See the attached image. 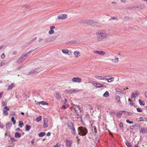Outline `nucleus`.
<instances>
[{
    "mask_svg": "<svg viewBox=\"0 0 147 147\" xmlns=\"http://www.w3.org/2000/svg\"><path fill=\"white\" fill-rule=\"evenodd\" d=\"M103 96L105 97H107L109 96V92L107 91H106L103 94Z\"/></svg>",
    "mask_w": 147,
    "mask_h": 147,
    "instance_id": "32",
    "label": "nucleus"
},
{
    "mask_svg": "<svg viewBox=\"0 0 147 147\" xmlns=\"http://www.w3.org/2000/svg\"><path fill=\"white\" fill-rule=\"evenodd\" d=\"M88 107L89 109H90V110L92 109V106L91 105H88Z\"/></svg>",
    "mask_w": 147,
    "mask_h": 147,
    "instance_id": "55",
    "label": "nucleus"
},
{
    "mask_svg": "<svg viewBox=\"0 0 147 147\" xmlns=\"http://www.w3.org/2000/svg\"><path fill=\"white\" fill-rule=\"evenodd\" d=\"M40 104H41L42 105H47L48 103L45 102L44 101H41L40 102H37L36 103V104L37 105H39Z\"/></svg>",
    "mask_w": 147,
    "mask_h": 147,
    "instance_id": "19",
    "label": "nucleus"
},
{
    "mask_svg": "<svg viewBox=\"0 0 147 147\" xmlns=\"http://www.w3.org/2000/svg\"><path fill=\"white\" fill-rule=\"evenodd\" d=\"M140 133H147V129L144 128H143V129H141V130H140Z\"/></svg>",
    "mask_w": 147,
    "mask_h": 147,
    "instance_id": "26",
    "label": "nucleus"
},
{
    "mask_svg": "<svg viewBox=\"0 0 147 147\" xmlns=\"http://www.w3.org/2000/svg\"><path fill=\"white\" fill-rule=\"evenodd\" d=\"M11 126V124L10 123H8L6 124V127L7 129H9Z\"/></svg>",
    "mask_w": 147,
    "mask_h": 147,
    "instance_id": "35",
    "label": "nucleus"
},
{
    "mask_svg": "<svg viewBox=\"0 0 147 147\" xmlns=\"http://www.w3.org/2000/svg\"><path fill=\"white\" fill-rule=\"evenodd\" d=\"M111 61L113 63H116L119 61V59L118 58H115L114 59H112Z\"/></svg>",
    "mask_w": 147,
    "mask_h": 147,
    "instance_id": "24",
    "label": "nucleus"
},
{
    "mask_svg": "<svg viewBox=\"0 0 147 147\" xmlns=\"http://www.w3.org/2000/svg\"><path fill=\"white\" fill-rule=\"evenodd\" d=\"M96 35L97 36V40L101 41L108 38V34L105 30H100L96 32Z\"/></svg>",
    "mask_w": 147,
    "mask_h": 147,
    "instance_id": "1",
    "label": "nucleus"
},
{
    "mask_svg": "<svg viewBox=\"0 0 147 147\" xmlns=\"http://www.w3.org/2000/svg\"><path fill=\"white\" fill-rule=\"evenodd\" d=\"M147 119V118L146 117H141L139 118V120L138 121H142L145 120L146 119Z\"/></svg>",
    "mask_w": 147,
    "mask_h": 147,
    "instance_id": "38",
    "label": "nucleus"
},
{
    "mask_svg": "<svg viewBox=\"0 0 147 147\" xmlns=\"http://www.w3.org/2000/svg\"><path fill=\"white\" fill-rule=\"evenodd\" d=\"M81 79L78 77L73 78L71 79L72 82L74 83H80L81 82Z\"/></svg>",
    "mask_w": 147,
    "mask_h": 147,
    "instance_id": "9",
    "label": "nucleus"
},
{
    "mask_svg": "<svg viewBox=\"0 0 147 147\" xmlns=\"http://www.w3.org/2000/svg\"><path fill=\"white\" fill-rule=\"evenodd\" d=\"M131 98L132 99H133L134 98V99L133 100V101H135V95H134V93H133L131 95Z\"/></svg>",
    "mask_w": 147,
    "mask_h": 147,
    "instance_id": "43",
    "label": "nucleus"
},
{
    "mask_svg": "<svg viewBox=\"0 0 147 147\" xmlns=\"http://www.w3.org/2000/svg\"><path fill=\"white\" fill-rule=\"evenodd\" d=\"M35 140V139H33L32 141H31V142L32 144L34 146L35 144H34V141Z\"/></svg>",
    "mask_w": 147,
    "mask_h": 147,
    "instance_id": "54",
    "label": "nucleus"
},
{
    "mask_svg": "<svg viewBox=\"0 0 147 147\" xmlns=\"http://www.w3.org/2000/svg\"><path fill=\"white\" fill-rule=\"evenodd\" d=\"M2 106H6L7 104L5 103V102H2Z\"/></svg>",
    "mask_w": 147,
    "mask_h": 147,
    "instance_id": "56",
    "label": "nucleus"
},
{
    "mask_svg": "<svg viewBox=\"0 0 147 147\" xmlns=\"http://www.w3.org/2000/svg\"><path fill=\"white\" fill-rule=\"evenodd\" d=\"M15 115V112L14 111H12L11 112L10 115L12 116H14Z\"/></svg>",
    "mask_w": 147,
    "mask_h": 147,
    "instance_id": "51",
    "label": "nucleus"
},
{
    "mask_svg": "<svg viewBox=\"0 0 147 147\" xmlns=\"http://www.w3.org/2000/svg\"><path fill=\"white\" fill-rule=\"evenodd\" d=\"M3 92H1L0 93V99H1L2 98V95H3Z\"/></svg>",
    "mask_w": 147,
    "mask_h": 147,
    "instance_id": "58",
    "label": "nucleus"
},
{
    "mask_svg": "<svg viewBox=\"0 0 147 147\" xmlns=\"http://www.w3.org/2000/svg\"><path fill=\"white\" fill-rule=\"evenodd\" d=\"M134 95H135V97L138 96H139V93L138 92V91H136L134 93Z\"/></svg>",
    "mask_w": 147,
    "mask_h": 147,
    "instance_id": "41",
    "label": "nucleus"
},
{
    "mask_svg": "<svg viewBox=\"0 0 147 147\" xmlns=\"http://www.w3.org/2000/svg\"><path fill=\"white\" fill-rule=\"evenodd\" d=\"M45 133L44 132H41L38 134V136L39 137H42L45 136Z\"/></svg>",
    "mask_w": 147,
    "mask_h": 147,
    "instance_id": "33",
    "label": "nucleus"
},
{
    "mask_svg": "<svg viewBox=\"0 0 147 147\" xmlns=\"http://www.w3.org/2000/svg\"><path fill=\"white\" fill-rule=\"evenodd\" d=\"M76 107H73V108L74 109V110L75 111V113H76L77 112H78V111H77L76 110V108H78V110L80 111H81L82 110L81 109V108L78 106H76Z\"/></svg>",
    "mask_w": 147,
    "mask_h": 147,
    "instance_id": "23",
    "label": "nucleus"
},
{
    "mask_svg": "<svg viewBox=\"0 0 147 147\" xmlns=\"http://www.w3.org/2000/svg\"><path fill=\"white\" fill-rule=\"evenodd\" d=\"M96 78L98 79L99 80H105V77H103L102 76H96Z\"/></svg>",
    "mask_w": 147,
    "mask_h": 147,
    "instance_id": "37",
    "label": "nucleus"
},
{
    "mask_svg": "<svg viewBox=\"0 0 147 147\" xmlns=\"http://www.w3.org/2000/svg\"><path fill=\"white\" fill-rule=\"evenodd\" d=\"M80 91V90L77 89H71L67 90V92L70 94H72L74 93Z\"/></svg>",
    "mask_w": 147,
    "mask_h": 147,
    "instance_id": "7",
    "label": "nucleus"
},
{
    "mask_svg": "<svg viewBox=\"0 0 147 147\" xmlns=\"http://www.w3.org/2000/svg\"><path fill=\"white\" fill-rule=\"evenodd\" d=\"M10 140L12 142H13L15 141V139L14 138H11Z\"/></svg>",
    "mask_w": 147,
    "mask_h": 147,
    "instance_id": "50",
    "label": "nucleus"
},
{
    "mask_svg": "<svg viewBox=\"0 0 147 147\" xmlns=\"http://www.w3.org/2000/svg\"><path fill=\"white\" fill-rule=\"evenodd\" d=\"M1 58L2 59H3L5 57V55L4 53H2L1 56Z\"/></svg>",
    "mask_w": 147,
    "mask_h": 147,
    "instance_id": "45",
    "label": "nucleus"
},
{
    "mask_svg": "<svg viewBox=\"0 0 147 147\" xmlns=\"http://www.w3.org/2000/svg\"><path fill=\"white\" fill-rule=\"evenodd\" d=\"M67 16L65 14H63L59 15L57 16V19L58 20H63L67 18Z\"/></svg>",
    "mask_w": 147,
    "mask_h": 147,
    "instance_id": "6",
    "label": "nucleus"
},
{
    "mask_svg": "<svg viewBox=\"0 0 147 147\" xmlns=\"http://www.w3.org/2000/svg\"><path fill=\"white\" fill-rule=\"evenodd\" d=\"M11 120L13 123V124L15 125L16 124V121L15 119L13 117H12L11 118Z\"/></svg>",
    "mask_w": 147,
    "mask_h": 147,
    "instance_id": "42",
    "label": "nucleus"
},
{
    "mask_svg": "<svg viewBox=\"0 0 147 147\" xmlns=\"http://www.w3.org/2000/svg\"><path fill=\"white\" fill-rule=\"evenodd\" d=\"M72 143V142L71 140L68 141L66 140V145L67 147H70Z\"/></svg>",
    "mask_w": 147,
    "mask_h": 147,
    "instance_id": "17",
    "label": "nucleus"
},
{
    "mask_svg": "<svg viewBox=\"0 0 147 147\" xmlns=\"http://www.w3.org/2000/svg\"><path fill=\"white\" fill-rule=\"evenodd\" d=\"M67 126L71 130V133L73 135H76V130L74 124L71 121L68 122Z\"/></svg>",
    "mask_w": 147,
    "mask_h": 147,
    "instance_id": "3",
    "label": "nucleus"
},
{
    "mask_svg": "<svg viewBox=\"0 0 147 147\" xmlns=\"http://www.w3.org/2000/svg\"><path fill=\"white\" fill-rule=\"evenodd\" d=\"M86 23L88 25L94 26L96 25L98 26L99 24L98 23L93 20H88L86 21Z\"/></svg>",
    "mask_w": 147,
    "mask_h": 147,
    "instance_id": "5",
    "label": "nucleus"
},
{
    "mask_svg": "<svg viewBox=\"0 0 147 147\" xmlns=\"http://www.w3.org/2000/svg\"><path fill=\"white\" fill-rule=\"evenodd\" d=\"M145 5L144 4H142L138 6H136L134 7V8L135 9L138 8L139 10H140L144 9L145 8Z\"/></svg>",
    "mask_w": 147,
    "mask_h": 147,
    "instance_id": "15",
    "label": "nucleus"
},
{
    "mask_svg": "<svg viewBox=\"0 0 147 147\" xmlns=\"http://www.w3.org/2000/svg\"><path fill=\"white\" fill-rule=\"evenodd\" d=\"M56 146L57 147H60V143H57L56 145Z\"/></svg>",
    "mask_w": 147,
    "mask_h": 147,
    "instance_id": "62",
    "label": "nucleus"
},
{
    "mask_svg": "<svg viewBox=\"0 0 147 147\" xmlns=\"http://www.w3.org/2000/svg\"><path fill=\"white\" fill-rule=\"evenodd\" d=\"M17 53V52L16 51H13V53L12 54V55H16V54Z\"/></svg>",
    "mask_w": 147,
    "mask_h": 147,
    "instance_id": "64",
    "label": "nucleus"
},
{
    "mask_svg": "<svg viewBox=\"0 0 147 147\" xmlns=\"http://www.w3.org/2000/svg\"><path fill=\"white\" fill-rule=\"evenodd\" d=\"M116 100L118 102H120V97L118 96H117L115 97Z\"/></svg>",
    "mask_w": 147,
    "mask_h": 147,
    "instance_id": "39",
    "label": "nucleus"
},
{
    "mask_svg": "<svg viewBox=\"0 0 147 147\" xmlns=\"http://www.w3.org/2000/svg\"><path fill=\"white\" fill-rule=\"evenodd\" d=\"M74 55V57L76 58H78L80 56V53L79 51H74L73 53Z\"/></svg>",
    "mask_w": 147,
    "mask_h": 147,
    "instance_id": "14",
    "label": "nucleus"
},
{
    "mask_svg": "<svg viewBox=\"0 0 147 147\" xmlns=\"http://www.w3.org/2000/svg\"><path fill=\"white\" fill-rule=\"evenodd\" d=\"M116 91L118 94L123 93L122 90L119 88H116Z\"/></svg>",
    "mask_w": 147,
    "mask_h": 147,
    "instance_id": "27",
    "label": "nucleus"
},
{
    "mask_svg": "<svg viewBox=\"0 0 147 147\" xmlns=\"http://www.w3.org/2000/svg\"><path fill=\"white\" fill-rule=\"evenodd\" d=\"M14 85L13 83L11 84L7 88V90L9 91L12 89V88L14 87Z\"/></svg>",
    "mask_w": 147,
    "mask_h": 147,
    "instance_id": "21",
    "label": "nucleus"
},
{
    "mask_svg": "<svg viewBox=\"0 0 147 147\" xmlns=\"http://www.w3.org/2000/svg\"><path fill=\"white\" fill-rule=\"evenodd\" d=\"M9 108L7 106H5L3 109V113L5 115L7 116L8 115V111H9Z\"/></svg>",
    "mask_w": 147,
    "mask_h": 147,
    "instance_id": "11",
    "label": "nucleus"
},
{
    "mask_svg": "<svg viewBox=\"0 0 147 147\" xmlns=\"http://www.w3.org/2000/svg\"><path fill=\"white\" fill-rule=\"evenodd\" d=\"M61 94L58 91L55 92V97L57 99L60 100L61 98Z\"/></svg>",
    "mask_w": 147,
    "mask_h": 147,
    "instance_id": "16",
    "label": "nucleus"
},
{
    "mask_svg": "<svg viewBox=\"0 0 147 147\" xmlns=\"http://www.w3.org/2000/svg\"><path fill=\"white\" fill-rule=\"evenodd\" d=\"M42 116H40L38 117H37L35 119V120L37 122H39L40 120H41Z\"/></svg>",
    "mask_w": 147,
    "mask_h": 147,
    "instance_id": "34",
    "label": "nucleus"
},
{
    "mask_svg": "<svg viewBox=\"0 0 147 147\" xmlns=\"http://www.w3.org/2000/svg\"><path fill=\"white\" fill-rule=\"evenodd\" d=\"M137 110L138 112H141L142 111V110L140 108H137Z\"/></svg>",
    "mask_w": 147,
    "mask_h": 147,
    "instance_id": "52",
    "label": "nucleus"
},
{
    "mask_svg": "<svg viewBox=\"0 0 147 147\" xmlns=\"http://www.w3.org/2000/svg\"><path fill=\"white\" fill-rule=\"evenodd\" d=\"M1 64V66L4 65L6 64V63L4 61H3L2 62L0 63Z\"/></svg>",
    "mask_w": 147,
    "mask_h": 147,
    "instance_id": "47",
    "label": "nucleus"
},
{
    "mask_svg": "<svg viewBox=\"0 0 147 147\" xmlns=\"http://www.w3.org/2000/svg\"><path fill=\"white\" fill-rule=\"evenodd\" d=\"M37 49H34V50H30V51L27 52L26 53L24 54L27 57V56L28 55H29L32 52L34 51L35 50H36Z\"/></svg>",
    "mask_w": 147,
    "mask_h": 147,
    "instance_id": "25",
    "label": "nucleus"
},
{
    "mask_svg": "<svg viewBox=\"0 0 147 147\" xmlns=\"http://www.w3.org/2000/svg\"><path fill=\"white\" fill-rule=\"evenodd\" d=\"M126 122L129 124H132L133 123V122L132 121H130L128 119L126 120Z\"/></svg>",
    "mask_w": 147,
    "mask_h": 147,
    "instance_id": "46",
    "label": "nucleus"
},
{
    "mask_svg": "<svg viewBox=\"0 0 147 147\" xmlns=\"http://www.w3.org/2000/svg\"><path fill=\"white\" fill-rule=\"evenodd\" d=\"M78 134L80 136H85L88 132V130L86 128L81 126L78 128Z\"/></svg>",
    "mask_w": 147,
    "mask_h": 147,
    "instance_id": "2",
    "label": "nucleus"
},
{
    "mask_svg": "<svg viewBox=\"0 0 147 147\" xmlns=\"http://www.w3.org/2000/svg\"><path fill=\"white\" fill-rule=\"evenodd\" d=\"M31 128V127L30 125L26 124V125L25 129L26 131H28L30 130Z\"/></svg>",
    "mask_w": 147,
    "mask_h": 147,
    "instance_id": "30",
    "label": "nucleus"
},
{
    "mask_svg": "<svg viewBox=\"0 0 147 147\" xmlns=\"http://www.w3.org/2000/svg\"><path fill=\"white\" fill-rule=\"evenodd\" d=\"M125 145L128 147H132L131 143L129 142H127L125 143Z\"/></svg>",
    "mask_w": 147,
    "mask_h": 147,
    "instance_id": "40",
    "label": "nucleus"
},
{
    "mask_svg": "<svg viewBox=\"0 0 147 147\" xmlns=\"http://www.w3.org/2000/svg\"><path fill=\"white\" fill-rule=\"evenodd\" d=\"M62 52L66 55H70L72 53V52H69L68 49H62Z\"/></svg>",
    "mask_w": 147,
    "mask_h": 147,
    "instance_id": "13",
    "label": "nucleus"
},
{
    "mask_svg": "<svg viewBox=\"0 0 147 147\" xmlns=\"http://www.w3.org/2000/svg\"><path fill=\"white\" fill-rule=\"evenodd\" d=\"M55 27L54 26H51L50 27V30L48 32L49 34L51 35L54 33L55 31L53 29H55Z\"/></svg>",
    "mask_w": 147,
    "mask_h": 147,
    "instance_id": "12",
    "label": "nucleus"
},
{
    "mask_svg": "<svg viewBox=\"0 0 147 147\" xmlns=\"http://www.w3.org/2000/svg\"><path fill=\"white\" fill-rule=\"evenodd\" d=\"M119 127L120 128L123 127V125L122 123H120L119 124Z\"/></svg>",
    "mask_w": 147,
    "mask_h": 147,
    "instance_id": "60",
    "label": "nucleus"
},
{
    "mask_svg": "<svg viewBox=\"0 0 147 147\" xmlns=\"http://www.w3.org/2000/svg\"><path fill=\"white\" fill-rule=\"evenodd\" d=\"M21 136V134L17 132L15 133V136L16 138H20Z\"/></svg>",
    "mask_w": 147,
    "mask_h": 147,
    "instance_id": "28",
    "label": "nucleus"
},
{
    "mask_svg": "<svg viewBox=\"0 0 147 147\" xmlns=\"http://www.w3.org/2000/svg\"><path fill=\"white\" fill-rule=\"evenodd\" d=\"M26 57L24 54L22 55L17 60V62L18 63H20L24 61L26 59L25 57Z\"/></svg>",
    "mask_w": 147,
    "mask_h": 147,
    "instance_id": "4",
    "label": "nucleus"
},
{
    "mask_svg": "<svg viewBox=\"0 0 147 147\" xmlns=\"http://www.w3.org/2000/svg\"><path fill=\"white\" fill-rule=\"evenodd\" d=\"M128 101H129V105L133 106H134L135 102H134L133 101H132L130 98H129L128 99Z\"/></svg>",
    "mask_w": 147,
    "mask_h": 147,
    "instance_id": "22",
    "label": "nucleus"
},
{
    "mask_svg": "<svg viewBox=\"0 0 147 147\" xmlns=\"http://www.w3.org/2000/svg\"><path fill=\"white\" fill-rule=\"evenodd\" d=\"M127 0H121V1L122 2L125 3L126 2Z\"/></svg>",
    "mask_w": 147,
    "mask_h": 147,
    "instance_id": "63",
    "label": "nucleus"
},
{
    "mask_svg": "<svg viewBox=\"0 0 147 147\" xmlns=\"http://www.w3.org/2000/svg\"><path fill=\"white\" fill-rule=\"evenodd\" d=\"M24 125V124L22 121H20L19 122L18 126L20 128L22 127Z\"/></svg>",
    "mask_w": 147,
    "mask_h": 147,
    "instance_id": "29",
    "label": "nucleus"
},
{
    "mask_svg": "<svg viewBox=\"0 0 147 147\" xmlns=\"http://www.w3.org/2000/svg\"><path fill=\"white\" fill-rule=\"evenodd\" d=\"M0 127L3 129V125L1 123H0Z\"/></svg>",
    "mask_w": 147,
    "mask_h": 147,
    "instance_id": "59",
    "label": "nucleus"
},
{
    "mask_svg": "<svg viewBox=\"0 0 147 147\" xmlns=\"http://www.w3.org/2000/svg\"><path fill=\"white\" fill-rule=\"evenodd\" d=\"M94 53L101 56H103L105 54V52L102 51L95 50L94 51Z\"/></svg>",
    "mask_w": 147,
    "mask_h": 147,
    "instance_id": "10",
    "label": "nucleus"
},
{
    "mask_svg": "<svg viewBox=\"0 0 147 147\" xmlns=\"http://www.w3.org/2000/svg\"><path fill=\"white\" fill-rule=\"evenodd\" d=\"M57 37L58 34H55L51 36L50 40H47V39H46L45 40V42H49L54 41L57 38Z\"/></svg>",
    "mask_w": 147,
    "mask_h": 147,
    "instance_id": "8",
    "label": "nucleus"
},
{
    "mask_svg": "<svg viewBox=\"0 0 147 147\" xmlns=\"http://www.w3.org/2000/svg\"><path fill=\"white\" fill-rule=\"evenodd\" d=\"M94 130V132L96 134L97 133V129L96 126H94L93 127Z\"/></svg>",
    "mask_w": 147,
    "mask_h": 147,
    "instance_id": "49",
    "label": "nucleus"
},
{
    "mask_svg": "<svg viewBox=\"0 0 147 147\" xmlns=\"http://www.w3.org/2000/svg\"><path fill=\"white\" fill-rule=\"evenodd\" d=\"M114 77H112L111 78H105V80H107L108 82H111L114 81Z\"/></svg>",
    "mask_w": 147,
    "mask_h": 147,
    "instance_id": "20",
    "label": "nucleus"
},
{
    "mask_svg": "<svg viewBox=\"0 0 147 147\" xmlns=\"http://www.w3.org/2000/svg\"><path fill=\"white\" fill-rule=\"evenodd\" d=\"M94 85L96 86L97 88H98L101 87H103V85L99 83L98 82H94Z\"/></svg>",
    "mask_w": 147,
    "mask_h": 147,
    "instance_id": "18",
    "label": "nucleus"
},
{
    "mask_svg": "<svg viewBox=\"0 0 147 147\" xmlns=\"http://www.w3.org/2000/svg\"><path fill=\"white\" fill-rule=\"evenodd\" d=\"M124 111H120L117 113V115L118 117H120L123 114V112Z\"/></svg>",
    "mask_w": 147,
    "mask_h": 147,
    "instance_id": "31",
    "label": "nucleus"
},
{
    "mask_svg": "<svg viewBox=\"0 0 147 147\" xmlns=\"http://www.w3.org/2000/svg\"><path fill=\"white\" fill-rule=\"evenodd\" d=\"M48 125L47 123H44L43 127L44 128H47L48 127Z\"/></svg>",
    "mask_w": 147,
    "mask_h": 147,
    "instance_id": "53",
    "label": "nucleus"
},
{
    "mask_svg": "<svg viewBox=\"0 0 147 147\" xmlns=\"http://www.w3.org/2000/svg\"><path fill=\"white\" fill-rule=\"evenodd\" d=\"M117 20V17H112L111 18H110L109 20Z\"/></svg>",
    "mask_w": 147,
    "mask_h": 147,
    "instance_id": "44",
    "label": "nucleus"
},
{
    "mask_svg": "<svg viewBox=\"0 0 147 147\" xmlns=\"http://www.w3.org/2000/svg\"><path fill=\"white\" fill-rule=\"evenodd\" d=\"M139 103L141 105L144 106L145 105V102L144 101H143L141 100L140 99H139Z\"/></svg>",
    "mask_w": 147,
    "mask_h": 147,
    "instance_id": "36",
    "label": "nucleus"
},
{
    "mask_svg": "<svg viewBox=\"0 0 147 147\" xmlns=\"http://www.w3.org/2000/svg\"><path fill=\"white\" fill-rule=\"evenodd\" d=\"M36 38H37L36 37H35L32 40H31V42H33L36 39Z\"/></svg>",
    "mask_w": 147,
    "mask_h": 147,
    "instance_id": "61",
    "label": "nucleus"
},
{
    "mask_svg": "<svg viewBox=\"0 0 147 147\" xmlns=\"http://www.w3.org/2000/svg\"><path fill=\"white\" fill-rule=\"evenodd\" d=\"M48 121V120L47 118H45L44 119V123H47Z\"/></svg>",
    "mask_w": 147,
    "mask_h": 147,
    "instance_id": "57",
    "label": "nucleus"
},
{
    "mask_svg": "<svg viewBox=\"0 0 147 147\" xmlns=\"http://www.w3.org/2000/svg\"><path fill=\"white\" fill-rule=\"evenodd\" d=\"M136 126V127L137 126V125H132L130 126V129H133L135 128V126Z\"/></svg>",
    "mask_w": 147,
    "mask_h": 147,
    "instance_id": "48",
    "label": "nucleus"
}]
</instances>
